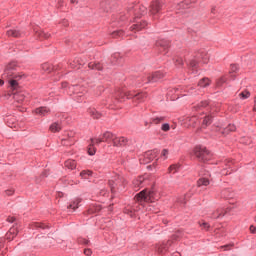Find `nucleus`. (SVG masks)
I'll use <instances>...</instances> for the list:
<instances>
[{
	"label": "nucleus",
	"instance_id": "1",
	"mask_svg": "<svg viewBox=\"0 0 256 256\" xmlns=\"http://www.w3.org/2000/svg\"><path fill=\"white\" fill-rule=\"evenodd\" d=\"M134 199L137 203H153L157 198L155 197V191L145 189L136 194Z\"/></svg>",
	"mask_w": 256,
	"mask_h": 256
},
{
	"label": "nucleus",
	"instance_id": "2",
	"mask_svg": "<svg viewBox=\"0 0 256 256\" xmlns=\"http://www.w3.org/2000/svg\"><path fill=\"white\" fill-rule=\"evenodd\" d=\"M194 155L201 163L211 161V152L204 146H196L194 148Z\"/></svg>",
	"mask_w": 256,
	"mask_h": 256
},
{
	"label": "nucleus",
	"instance_id": "3",
	"mask_svg": "<svg viewBox=\"0 0 256 256\" xmlns=\"http://www.w3.org/2000/svg\"><path fill=\"white\" fill-rule=\"evenodd\" d=\"M109 186L112 193H114L116 189L118 191H123V187H125V178L115 175L111 180H109Z\"/></svg>",
	"mask_w": 256,
	"mask_h": 256
},
{
	"label": "nucleus",
	"instance_id": "4",
	"mask_svg": "<svg viewBox=\"0 0 256 256\" xmlns=\"http://www.w3.org/2000/svg\"><path fill=\"white\" fill-rule=\"evenodd\" d=\"M165 74L161 71L152 72L145 76L146 83H157L160 79H163Z\"/></svg>",
	"mask_w": 256,
	"mask_h": 256
},
{
	"label": "nucleus",
	"instance_id": "5",
	"mask_svg": "<svg viewBox=\"0 0 256 256\" xmlns=\"http://www.w3.org/2000/svg\"><path fill=\"white\" fill-rule=\"evenodd\" d=\"M199 122V118L197 116L186 117L183 119L184 127H195Z\"/></svg>",
	"mask_w": 256,
	"mask_h": 256
},
{
	"label": "nucleus",
	"instance_id": "6",
	"mask_svg": "<svg viewBox=\"0 0 256 256\" xmlns=\"http://www.w3.org/2000/svg\"><path fill=\"white\" fill-rule=\"evenodd\" d=\"M158 151L157 150H149L144 154V163H151V161H153V159L157 158L158 155Z\"/></svg>",
	"mask_w": 256,
	"mask_h": 256
},
{
	"label": "nucleus",
	"instance_id": "7",
	"mask_svg": "<svg viewBox=\"0 0 256 256\" xmlns=\"http://www.w3.org/2000/svg\"><path fill=\"white\" fill-rule=\"evenodd\" d=\"M128 140L127 138L120 136L117 137L115 136L114 138V142H113V147H125V145H127Z\"/></svg>",
	"mask_w": 256,
	"mask_h": 256
},
{
	"label": "nucleus",
	"instance_id": "8",
	"mask_svg": "<svg viewBox=\"0 0 256 256\" xmlns=\"http://www.w3.org/2000/svg\"><path fill=\"white\" fill-rule=\"evenodd\" d=\"M162 7H163V5L161 4V2H159V1L152 2V4L150 5L151 15H157V13H159V11H161Z\"/></svg>",
	"mask_w": 256,
	"mask_h": 256
},
{
	"label": "nucleus",
	"instance_id": "9",
	"mask_svg": "<svg viewBox=\"0 0 256 256\" xmlns=\"http://www.w3.org/2000/svg\"><path fill=\"white\" fill-rule=\"evenodd\" d=\"M17 233H19V227L17 226L11 227L6 234V239H8V241H13V239L17 237Z\"/></svg>",
	"mask_w": 256,
	"mask_h": 256
},
{
	"label": "nucleus",
	"instance_id": "10",
	"mask_svg": "<svg viewBox=\"0 0 256 256\" xmlns=\"http://www.w3.org/2000/svg\"><path fill=\"white\" fill-rule=\"evenodd\" d=\"M34 113L38 115L39 117H45L51 113V110L48 107H39L34 110Z\"/></svg>",
	"mask_w": 256,
	"mask_h": 256
},
{
	"label": "nucleus",
	"instance_id": "11",
	"mask_svg": "<svg viewBox=\"0 0 256 256\" xmlns=\"http://www.w3.org/2000/svg\"><path fill=\"white\" fill-rule=\"evenodd\" d=\"M145 27H147V22H137L130 27V30L133 31V33H137V31H141V29H145Z\"/></svg>",
	"mask_w": 256,
	"mask_h": 256
},
{
	"label": "nucleus",
	"instance_id": "12",
	"mask_svg": "<svg viewBox=\"0 0 256 256\" xmlns=\"http://www.w3.org/2000/svg\"><path fill=\"white\" fill-rule=\"evenodd\" d=\"M236 129H237V127H235V125L230 124V125H228V127L224 128V129L217 127V128H216V131H220V133H221L222 135H227V134H229V133L235 131Z\"/></svg>",
	"mask_w": 256,
	"mask_h": 256
},
{
	"label": "nucleus",
	"instance_id": "13",
	"mask_svg": "<svg viewBox=\"0 0 256 256\" xmlns=\"http://www.w3.org/2000/svg\"><path fill=\"white\" fill-rule=\"evenodd\" d=\"M116 135L111 132H105L102 135V139L104 140V143H114Z\"/></svg>",
	"mask_w": 256,
	"mask_h": 256
},
{
	"label": "nucleus",
	"instance_id": "14",
	"mask_svg": "<svg viewBox=\"0 0 256 256\" xmlns=\"http://www.w3.org/2000/svg\"><path fill=\"white\" fill-rule=\"evenodd\" d=\"M72 90L76 95H78V97H81L82 95H85V93H87V89L79 85L73 86Z\"/></svg>",
	"mask_w": 256,
	"mask_h": 256
},
{
	"label": "nucleus",
	"instance_id": "15",
	"mask_svg": "<svg viewBox=\"0 0 256 256\" xmlns=\"http://www.w3.org/2000/svg\"><path fill=\"white\" fill-rule=\"evenodd\" d=\"M101 211V205L99 204H92L90 205L88 209V214L89 215H95V213H99Z\"/></svg>",
	"mask_w": 256,
	"mask_h": 256
},
{
	"label": "nucleus",
	"instance_id": "16",
	"mask_svg": "<svg viewBox=\"0 0 256 256\" xmlns=\"http://www.w3.org/2000/svg\"><path fill=\"white\" fill-rule=\"evenodd\" d=\"M146 98H147V94H145L143 92H136V94L134 96V102L141 103L142 101H145Z\"/></svg>",
	"mask_w": 256,
	"mask_h": 256
},
{
	"label": "nucleus",
	"instance_id": "17",
	"mask_svg": "<svg viewBox=\"0 0 256 256\" xmlns=\"http://www.w3.org/2000/svg\"><path fill=\"white\" fill-rule=\"evenodd\" d=\"M225 213H227L225 209L223 208L217 209L212 213V219H219V217H224Z\"/></svg>",
	"mask_w": 256,
	"mask_h": 256
},
{
	"label": "nucleus",
	"instance_id": "18",
	"mask_svg": "<svg viewBox=\"0 0 256 256\" xmlns=\"http://www.w3.org/2000/svg\"><path fill=\"white\" fill-rule=\"evenodd\" d=\"M87 111L93 119H101L102 117L101 113H99L95 108H89Z\"/></svg>",
	"mask_w": 256,
	"mask_h": 256
},
{
	"label": "nucleus",
	"instance_id": "19",
	"mask_svg": "<svg viewBox=\"0 0 256 256\" xmlns=\"http://www.w3.org/2000/svg\"><path fill=\"white\" fill-rule=\"evenodd\" d=\"M49 129H50L51 133H59V131H61L62 127L59 122H54L50 125Z\"/></svg>",
	"mask_w": 256,
	"mask_h": 256
},
{
	"label": "nucleus",
	"instance_id": "20",
	"mask_svg": "<svg viewBox=\"0 0 256 256\" xmlns=\"http://www.w3.org/2000/svg\"><path fill=\"white\" fill-rule=\"evenodd\" d=\"M137 92L135 91H126V92H123L121 94V98L120 99H123V97H126L127 99H132L133 101L135 100V95H136Z\"/></svg>",
	"mask_w": 256,
	"mask_h": 256
},
{
	"label": "nucleus",
	"instance_id": "21",
	"mask_svg": "<svg viewBox=\"0 0 256 256\" xmlns=\"http://www.w3.org/2000/svg\"><path fill=\"white\" fill-rule=\"evenodd\" d=\"M211 123H213V116L211 115L205 116L202 122V127L205 129V127H209Z\"/></svg>",
	"mask_w": 256,
	"mask_h": 256
},
{
	"label": "nucleus",
	"instance_id": "22",
	"mask_svg": "<svg viewBox=\"0 0 256 256\" xmlns=\"http://www.w3.org/2000/svg\"><path fill=\"white\" fill-rule=\"evenodd\" d=\"M7 35H8V37H21V35H23V33H21L17 29H10L7 31Z\"/></svg>",
	"mask_w": 256,
	"mask_h": 256
},
{
	"label": "nucleus",
	"instance_id": "23",
	"mask_svg": "<svg viewBox=\"0 0 256 256\" xmlns=\"http://www.w3.org/2000/svg\"><path fill=\"white\" fill-rule=\"evenodd\" d=\"M210 183H211V181L209 180V178H200L197 181V185L199 187H207Z\"/></svg>",
	"mask_w": 256,
	"mask_h": 256
},
{
	"label": "nucleus",
	"instance_id": "24",
	"mask_svg": "<svg viewBox=\"0 0 256 256\" xmlns=\"http://www.w3.org/2000/svg\"><path fill=\"white\" fill-rule=\"evenodd\" d=\"M36 36H38L39 39L43 41V39H49V37H51V34L40 30L36 32Z\"/></svg>",
	"mask_w": 256,
	"mask_h": 256
},
{
	"label": "nucleus",
	"instance_id": "25",
	"mask_svg": "<svg viewBox=\"0 0 256 256\" xmlns=\"http://www.w3.org/2000/svg\"><path fill=\"white\" fill-rule=\"evenodd\" d=\"M16 67H17V63H15V62L8 64L6 66L4 75H7V77H11V74L9 73V71H11L12 69H15Z\"/></svg>",
	"mask_w": 256,
	"mask_h": 256
},
{
	"label": "nucleus",
	"instance_id": "26",
	"mask_svg": "<svg viewBox=\"0 0 256 256\" xmlns=\"http://www.w3.org/2000/svg\"><path fill=\"white\" fill-rule=\"evenodd\" d=\"M64 165L67 169L73 170L76 169L77 162H75V160H67Z\"/></svg>",
	"mask_w": 256,
	"mask_h": 256
},
{
	"label": "nucleus",
	"instance_id": "27",
	"mask_svg": "<svg viewBox=\"0 0 256 256\" xmlns=\"http://www.w3.org/2000/svg\"><path fill=\"white\" fill-rule=\"evenodd\" d=\"M145 181V178L143 176L138 177L137 179L133 180V185L135 189H139L141 187V183Z\"/></svg>",
	"mask_w": 256,
	"mask_h": 256
},
{
	"label": "nucleus",
	"instance_id": "28",
	"mask_svg": "<svg viewBox=\"0 0 256 256\" xmlns=\"http://www.w3.org/2000/svg\"><path fill=\"white\" fill-rule=\"evenodd\" d=\"M206 107H209V102L202 101L195 106L196 111H202V109H206Z\"/></svg>",
	"mask_w": 256,
	"mask_h": 256
},
{
	"label": "nucleus",
	"instance_id": "29",
	"mask_svg": "<svg viewBox=\"0 0 256 256\" xmlns=\"http://www.w3.org/2000/svg\"><path fill=\"white\" fill-rule=\"evenodd\" d=\"M81 203V199L77 198L76 200H74L69 206L68 209H73V211H75V209H79V204Z\"/></svg>",
	"mask_w": 256,
	"mask_h": 256
},
{
	"label": "nucleus",
	"instance_id": "30",
	"mask_svg": "<svg viewBox=\"0 0 256 256\" xmlns=\"http://www.w3.org/2000/svg\"><path fill=\"white\" fill-rule=\"evenodd\" d=\"M157 45H158V47H162V49H164V51L169 49V41H167V40H159L157 42Z\"/></svg>",
	"mask_w": 256,
	"mask_h": 256
},
{
	"label": "nucleus",
	"instance_id": "31",
	"mask_svg": "<svg viewBox=\"0 0 256 256\" xmlns=\"http://www.w3.org/2000/svg\"><path fill=\"white\" fill-rule=\"evenodd\" d=\"M88 67L89 69H96L97 71H101V69H103V66L99 63H89Z\"/></svg>",
	"mask_w": 256,
	"mask_h": 256
},
{
	"label": "nucleus",
	"instance_id": "32",
	"mask_svg": "<svg viewBox=\"0 0 256 256\" xmlns=\"http://www.w3.org/2000/svg\"><path fill=\"white\" fill-rule=\"evenodd\" d=\"M210 81L209 78H203L199 81V87H209Z\"/></svg>",
	"mask_w": 256,
	"mask_h": 256
},
{
	"label": "nucleus",
	"instance_id": "33",
	"mask_svg": "<svg viewBox=\"0 0 256 256\" xmlns=\"http://www.w3.org/2000/svg\"><path fill=\"white\" fill-rule=\"evenodd\" d=\"M221 197H223L224 199H229V197H231V190L229 189L222 190Z\"/></svg>",
	"mask_w": 256,
	"mask_h": 256
},
{
	"label": "nucleus",
	"instance_id": "34",
	"mask_svg": "<svg viewBox=\"0 0 256 256\" xmlns=\"http://www.w3.org/2000/svg\"><path fill=\"white\" fill-rule=\"evenodd\" d=\"M179 171V165L177 164H173L168 168V172L172 173L174 175V173H177Z\"/></svg>",
	"mask_w": 256,
	"mask_h": 256
},
{
	"label": "nucleus",
	"instance_id": "35",
	"mask_svg": "<svg viewBox=\"0 0 256 256\" xmlns=\"http://www.w3.org/2000/svg\"><path fill=\"white\" fill-rule=\"evenodd\" d=\"M92 172L89 170H84L80 173V177H82V179H87L88 177H91Z\"/></svg>",
	"mask_w": 256,
	"mask_h": 256
},
{
	"label": "nucleus",
	"instance_id": "36",
	"mask_svg": "<svg viewBox=\"0 0 256 256\" xmlns=\"http://www.w3.org/2000/svg\"><path fill=\"white\" fill-rule=\"evenodd\" d=\"M17 77H16V80L15 79H12L9 81V84L10 86L13 88V89H17V87H19V83L17 82Z\"/></svg>",
	"mask_w": 256,
	"mask_h": 256
},
{
	"label": "nucleus",
	"instance_id": "37",
	"mask_svg": "<svg viewBox=\"0 0 256 256\" xmlns=\"http://www.w3.org/2000/svg\"><path fill=\"white\" fill-rule=\"evenodd\" d=\"M165 120V117H156L152 119V123L155 125H159V123L163 122Z\"/></svg>",
	"mask_w": 256,
	"mask_h": 256
},
{
	"label": "nucleus",
	"instance_id": "38",
	"mask_svg": "<svg viewBox=\"0 0 256 256\" xmlns=\"http://www.w3.org/2000/svg\"><path fill=\"white\" fill-rule=\"evenodd\" d=\"M42 69L46 72V73H51V71H52V67H51V65H49V64H43L42 65Z\"/></svg>",
	"mask_w": 256,
	"mask_h": 256
},
{
	"label": "nucleus",
	"instance_id": "39",
	"mask_svg": "<svg viewBox=\"0 0 256 256\" xmlns=\"http://www.w3.org/2000/svg\"><path fill=\"white\" fill-rule=\"evenodd\" d=\"M123 33H124L123 30L114 31L112 33V37H114V38L123 37Z\"/></svg>",
	"mask_w": 256,
	"mask_h": 256
},
{
	"label": "nucleus",
	"instance_id": "40",
	"mask_svg": "<svg viewBox=\"0 0 256 256\" xmlns=\"http://www.w3.org/2000/svg\"><path fill=\"white\" fill-rule=\"evenodd\" d=\"M94 144L91 143V145L88 148V154L89 155H95V153H97V150L95 149V147H93Z\"/></svg>",
	"mask_w": 256,
	"mask_h": 256
},
{
	"label": "nucleus",
	"instance_id": "41",
	"mask_svg": "<svg viewBox=\"0 0 256 256\" xmlns=\"http://www.w3.org/2000/svg\"><path fill=\"white\" fill-rule=\"evenodd\" d=\"M240 97H242V99H249V97H251V93H249V91H243L240 93Z\"/></svg>",
	"mask_w": 256,
	"mask_h": 256
},
{
	"label": "nucleus",
	"instance_id": "42",
	"mask_svg": "<svg viewBox=\"0 0 256 256\" xmlns=\"http://www.w3.org/2000/svg\"><path fill=\"white\" fill-rule=\"evenodd\" d=\"M161 157L165 160L169 157V150L168 149H163L161 152Z\"/></svg>",
	"mask_w": 256,
	"mask_h": 256
},
{
	"label": "nucleus",
	"instance_id": "43",
	"mask_svg": "<svg viewBox=\"0 0 256 256\" xmlns=\"http://www.w3.org/2000/svg\"><path fill=\"white\" fill-rule=\"evenodd\" d=\"M91 143L93 144V145H99V143H105L104 142V140H103V138H97V139H91Z\"/></svg>",
	"mask_w": 256,
	"mask_h": 256
},
{
	"label": "nucleus",
	"instance_id": "44",
	"mask_svg": "<svg viewBox=\"0 0 256 256\" xmlns=\"http://www.w3.org/2000/svg\"><path fill=\"white\" fill-rule=\"evenodd\" d=\"M169 129H171V126L168 123L162 124V126H161L162 131L167 132V131H169Z\"/></svg>",
	"mask_w": 256,
	"mask_h": 256
},
{
	"label": "nucleus",
	"instance_id": "45",
	"mask_svg": "<svg viewBox=\"0 0 256 256\" xmlns=\"http://www.w3.org/2000/svg\"><path fill=\"white\" fill-rule=\"evenodd\" d=\"M227 81V78L222 77L217 81V86L221 87L223 85V83H225Z\"/></svg>",
	"mask_w": 256,
	"mask_h": 256
},
{
	"label": "nucleus",
	"instance_id": "46",
	"mask_svg": "<svg viewBox=\"0 0 256 256\" xmlns=\"http://www.w3.org/2000/svg\"><path fill=\"white\" fill-rule=\"evenodd\" d=\"M34 226L40 229H47V226L45 224L38 223V222L34 223Z\"/></svg>",
	"mask_w": 256,
	"mask_h": 256
},
{
	"label": "nucleus",
	"instance_id": "47",
	"mask_svg": "<svg viewBox=\"0 0 256 256\" xmlns=\"http://www.w3.org/2000/svg\"><path fill=\"white\" fill-rule=\"evenodd\" d=\"M157 251L158 253H165V251H167V247L161 245L158 247Z\"/></svg>",
	"mask_w": 256,
	"mask_h": 256
},
{
	"label": "nucleus",
	"instance_id": "48",
	"mask_svg": "<svg viewBox=\"0 0 256 256\" xmlns=\"http://www.w3.org/2000/svg\"><path fill=\"white\" fill-rule=\"evenodd\" d=\"M238 69H239V67H237V65L232 64L230 66V73H235Z\"/></svg>",
	"mask_w": 256,
	"mask_h": 256
},
{
	"label": "nucleus",
	"instance_id": "49",
	"mask_svg": "<svg viewBox=\"0 0 256 256\" xmlns=\"http://www.w3.org/2000/svg\"><path fill=\"white\" fill-rule=\"evenodd\" d=\"M200 227H202V229H209V223L207 222H200Z\"/></svg>",
	"mask_w": 256,
	"mask_h": 256
},
{
	"label": "nucleus",
	"instance_id": "50",
	"mask_svg": "<svg viewBox=\"0 0 256 256\" xmlns=\"http://www.w3.org/2000/svg\"><path fill=\"white\" fill-rule=\"evenodd\" d=\"M15 99H16V101H18V103H21V102H23V99H25V97H23L21 95H16Z\"/></svg>",
	"mask_w": 256,
	"mask_h": 256
},
{
	"label": "nucleus",
	"instance_id": "51",
	"mask_svg": "<svg viewBox=\"0 0 256 256\" xmlns=\"http://www.w3.org/2000/svg\"><path fill=\"white\" fill-rule=\"evenodd\" d=\"M189 66L190 67H197V60H191L190 63H189Z\"/></svg>",
	"mask_w": 256,
	"mask_h": 256
},
{
	"label": "nucleus",
	"instance_id": "52",
	"mask_svg": "<svg viewBox=\"0 0 256 256\" xmlns=\"http://www.w3.org/2000/svg\"><path fill=\"white\" fill-rule=\"evenodd\" d=\"M231 247H233V245L228 244V245L221 246V249H224L225 251H227V250L231 249Z\"/></svg>",
	"mask_w": 256,
	"mask_h": 256
},
{
	"label": "nucleus",
	"instance_id": "53",
	"mask_svg": "<svg viewBox=\"0 0 256 256\" xmlns=\"http://www.w3.org/2000/svg\"><path fill=\"white\" fill-rule=\"evenodd\" d=\"M176 65H183V58L176 59Z\"/></svg>",
	"mask_w": 256,
	"mask_h": 256
},
{
	"label": "nucleus",
	"instance_id": "54",
	"mask_svg": "<svg viewBox=\"0 0 256 256\" xmlns=\"http://www.w3.org/2000/svg\"><path fill=\"white\" fill-rule=\"evenodd\" d=\"M15 193V190H6V195H8L9 197H11V195H13Z\"/></svg>",
	"mask_w": 256,
	"mask_h": 256
},
{
	"label": "nucleus",
	"instance_id": "55",
	"mask_svg": "<svg viewBox=\"0 0 256 256\" xmlns=\"http://www.w3.org/2000/svg\"><path fill=\"white\" fill-rule=\"evenodd\" d=\"M93 252L91 251V249H85L84 250V254H86L87 256H90Z\"/></svg>",
	"mask_w": 256,
	"mask_h": 256
},
{
	"label": "nucleus",
	"instance_id": "56",
	"mask_svg": "<svg viewBox=\"0 0 256 256\" xmlns=\"http://www.w3.org/2000/svg\"><path fill=\"white\" fill-rule=\"evenodd\" d=\"M7 221H8L9 223H15V217H9V218L7 219Z\"/></svg>",
	"mask_w": 256,
	"mask_h": 256
},
{
	"label": "nucleus",
	"instance_id": "57",
	"mask_svg": "<svg viewBox=\"0 0 256 256\" xmlns=\"http://www.w3.org/2000/svg\"><path fill=\"white\" fill-rule=\"evenodd\" d=\"M250 232L256 233V227L253 226V225H251V226H250Z\"/></svg>",
	"mask_w": 256,
	"mask_h": 256
},
{
	"label": "nucleus",
	"instance_id": "58",
	"mask_svg": "<svg viewBox=\"0 0 256 256\" xmlns=\"http://www.w3.org/2000/svg\"><path fill=\"white\" fill-rule=\"evenodd\" d=\"M62 25H64L65 27H67V25H69V22L67 20H63L62 21Z\"/></svg>",
	"mask_w": 256,
	"mask_h": 256
},
{
	"label": "nucleus",
	"instance_id": "59",
	"mask_svg": "<svg viewBox=\"0 0 256 256\" xmlns=\"http://www.w3.org/2000/svg\"><path fill=\"white\" fill-rule=\"evenodd\" d=\"M70 65H71L72 69L77 68V66L75 65V61H74V63H70Z\"/></svg>",
	"mask_w": 256,
	"mask_h": 256
},
{
	"label": "nucleus",
	"instance_id": "60",
	"mask_svg": "<svg viewBox=\"0 0 256 256\" xmlns=\"http://www.w3.org/2000/svg\"><path fill=\"white\" fill-rule=\"evenodd\" d=\"M3 85H5V81H3L2 79H0V87H3Z\"/></svg>",
	"mask_w": 256,
	"mask_h": 256
},
{
	"label": "nucleus",
	"instance_id": "61",
	"mask_svg": "<svg viewBox=\"0 0 256 256\" xmlns=\"http://www.w3.org/2000/svg\"><path fill=\"white\" fill-rule=\"evenodd\" d=\"M253 111H256V98L254 99V108Z\"/></svg>",
	"mask_w": 256,
	"mask_h": 256
},
{
	"label": "nucleus",
	"instance_id": "62",
	"mask_svg": "<svg viewBox=\"0 0 256 256\" xmlns=\"http://www.w3.org/2000/svg\"><path fill=\"white\" fill-rule=\"evenodd\" d=\"M58 197H63V193L58 192Z\"/></svg>",
	"mask_w": 256,
	"mask_h": 256
},
{
	"label": "nucleus",
	"instance_id": "63",
	"mask_svg": "<svg viewBox=\"0 0 256 256\" xmlns=\"http://www.w3.org/2000/svg\"><path fill=\"white\" fill-rule=\"evenodd\" d=\"M207 61H208L207 58H205V59L203 60V63H207Z\"/></svg>",
	"mask_w": 256,
	"mask_h": 256
},
{
	"label": "nucleus",
	"instance_id": "64",
	"mask_svg": "<svg viewBox=\"0 0 256 256\" xmlns=\"http://www.w3.org/2000/svg\"><path fill=\"white\" fill-rule=\"evenodd\" d=\"M71 3H77V0H71Z\"/></svg>",
	"mask_w": 256,
	"mask_h": 256
}]
</instances>
